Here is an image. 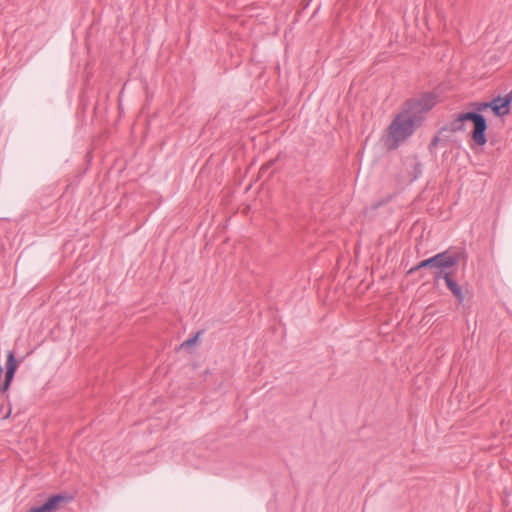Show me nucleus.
<instances>
[{"label":"nucleus","mask_w":512,"mask_h":512,"mask_svg":"<svg viewBox=\"0 0 512 512\" xmlns=\"http://www.w3.org/2000/svg\"><path fill=\"white\" fill-rule=\"evenodd\" d=\"M434 281L438 282L443 279L445 282L451 277V273L446 271L448 268H434Z\"/></svg>","instance_id":"nucleus-10"},{"label":"nucleus","mask_w":512,"mask_h":512,"mask_svg":"<svg viewBox=\"0 0 512 512\" xmlns=\"http://www.w3.org/2000/svg\"><path fill=\"white\" fill-rule=\"evenodd\" d=\"M18 366V361L15 357V353L12 350H9L7 353V359H6V372H5V379L3 383L0 385V392L1 394H4L8 391L10 388V385L14 379L15 372Z\"/></svg>","instance_id":"nucleus-6"},{"label":"nucleus","mask_w":512,"mask_h":512,"mask_svg":"<svg viewBox=\"0 0 512 512\" xmlns=\"http://www.w3.org/2000/svg\"><path fill=\"white\" fill-rule=\"evenodd\" d=\"M474 109L471 112L481 113L484 110L490 109V104L488 102H473L470 104Z\"/></svg>","instance_id":"nucleus-11"},{"label":"nucleus","mask_w":512,"mask_h":512,"mask_svg":"<svg viewBox=\"0 0 512 512\" xmlns=\"http://www.w3.org/2000/svg\"><path fill=\"white\" fill-rule=\"evenodd\" d=\"M460 261L458 254L451 253L449 250L437 253L432 257L420 261L417 265L413 266L407 271L408 275H412L422 269L434 268H451L457 265Z\"/></svg>","instance_id":"nucleus-2"},{"label":"nucleus","mask_w":512,"mask_h":512,"mask_svg":"<svg viewBox=\"0 0 512 512\" xmlns=\"http://www.w3.org/2000/svg\"><path fill=\"white\" fill-rule=\"evenodd\" d=\"M420 125L419 118L411 116L405 111L398 114L389 126L390 138L393 140V143L389 145L390 148L397 147L400 142L410 137Z\"/></svg>","instance_id":"nucleus-1"},{"label":"nucleus","mask_w":512,"mask_h":512,"mask_svg":"<svg viewBox=\"0 0 512 512\" xmlns=\"http://www.w3.org/2000/svg\"><path fill=\"white\" fill-rule=\"evenodd\" d=\"M200 334H201V332H197L195 335L191 336L186 341H184L182 343V346H192V345H194L197 342Z\"/></svg>","instance_id":"nucleus-12"},{"label":"nucleus","mask_w":512,"mask_h":512,"mask_svg":"<svg viewBox=\"0 0 512 512\" xmlns=\"http://www.w3.org/2000/svg\"><path fill=\"white\" fill-rule=\"evenodd\" d=\"M469 121L473 123V130L471 132L472 140L478 146H485L487 143L486 131L488 128L485 116L482 113L471 112Z\"/></svg>","instance_id":"nucleus-4"},{"label":"nucleus","mask_w":512,"mask_h":512,"mask_svg":"<svg viewBox=\"0 0 512 512\" xmlns=\"http://www.w3.org/2000/svg\"><path fill=\"white\" fill-rule=\"evenodd\" d=\"M440 136L439 135H436L433 137V139L431 140V143H430V149L432 147H436L438 145V143L440 142Z\"/></svg>","instance_id":"nucleus-15"},{"label":"nucleus","mask_w":512,"mask_h":512,"mask_svg":"<svg viewBox=\"0 0 512 512\" xmlns=\"http://www.w3.org/2000/svg\"><path fill=\"white\" fill-rule=\"evenodd\" d=\"M470 115L471 112H463L458 114L454 119L440 128L439 134L441 135L445 132L457 133L465 131V122L469 121Z\"/></svg>","instance_id":"nucleus-7"},{"label":"nucleus","mask_w":512,"mask_h":512,"mask_svg":"<svg viewBox=\"0 0 512 512\" xmlns=\"http://www.w3.org/2000/svg\"><path fill=\"white\" fill-rule=\"evenodd\" d=\"M71 496L58 493L51 495L42 505L32 507L28 512H55L62 502L68 503Z\"/></svg>","instance_id":"nucleus-5"},{"label":"nucleus","mask_w":512,"mask_h":512,"mask_svg":"<svg viewBox=\"0 0 512 512\" xmlns=\"http://www.w3.org/2000/svg\"><path fill=\"white\" fill-rule=\"evenodd\" d=\"M503 103L508 107L510 110L511 102H512V91L510 90L509 93L505 95V97H502Z\"/></svg>","instance_id":"nucleus-13"},{"label":"nucleus","mask_w":512,"mask_h":512,"mask_svg":"<svg viewBox=\"0 0 512 512\" xmlns=\"http://www.w3.org/2000/svg\"><path fill=\"white\" fill-rule=\"evenodd\" d=\"M511 91H512V88H511Z\"/></svg>","instance_id":"nucleus-16"},{"label":"nucleus","mask_w":512,"mask_h":512,"mask_svg":"<svg viewBox=\"0 0 512 512\" xmlns=\"http://www.w3.org/2000/svg\"><path fill=\"white\" fill-rule=\"evenodd\" d=\"M436 103L437 95L434 92H425L418 97L409 99L404 111L419 118V122L422 123L424 114L430 111Z\"/></svg>","instance_id":"nucleus-3"},{"label":"nucleus","mask_w":512,"mask_h":512,"mask_svg":"<svg viewBox=\"0 0 512 512\" xmlns=\"http://www.w3.org/2000/svg\"><path fill=\"white\" fill-rule=\"evenodd\" d=\"M414 179H417L421 173H422V164L417 162L415 165H414Z\"/></svg>","instance_id":"nucleus-14"},{"label":"nucleus","mask_w":512,"mask_h":512,"mask_svg":"<svg viewBox=\"0 0 512 512\" xmlns=\"http://www.w3.org/2000/svg\"><path fill=\"white\" fill-rule=\"evenodd\" d=\"M447 288L451 291V293L456 297L458 302L464 301V293L462 286L459 285L452 277L448 278L446 281Z\"/></svg>","instance_id":"nucleus-9"},{"label":"nucleus","mask_w":512,"mask_h":512,"mask_svg":"<svg viewBox=\"0 0 512 512\" xmlns=\"http://www.w3.org/2000/svg\"><path fill=\"white\" fill-rule=\"evenodd\" d=\"M490 109L494 113V115L498 117H503L509 114L510 110L508 107L503 103L502 96H497L493 98L491 101H489Z\"/></svg>","instance_id":"nucleus-8"}]
</instances>
